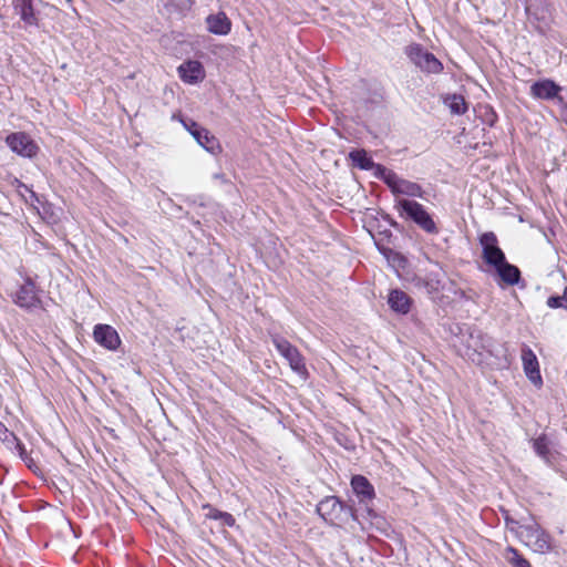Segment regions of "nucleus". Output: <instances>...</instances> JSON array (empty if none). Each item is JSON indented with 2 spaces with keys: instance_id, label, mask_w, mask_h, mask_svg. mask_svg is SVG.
I'll return each instance as SVG.
<instances>
[{
  "instance_id": "7ed1b4c3",
  "label": "nucleus",
  "mask_w": 567,
  "mask_h": 567,
  "mask_svg": "<svg viewBox=\"0 0 567 567\" xmlns=\"http://www.w3.org/2000/svg\"><path fill=\"white\" fill-rule=\"evenodd\" d=\"M394 207L401 217L411 219L425 233H439L435 221L422 204L415 200L398 198L395 199Z\"/></svg>"
},
{
  "instance_id": "1a4fd4ad",
  "label": "nucleus",
  "mask_w": 567,
  "mask_h": 567,
  "mask_svg": "<svg viewBox=\"0 0 567 567\" xmlns=\"http://www.w3.org/2000/svg\"><path fill=\"white\" fill-rule=\"evenodd\" d=\"M6 143L12 152L23 157H32L39 150L34 141L23 132L10 134Z\"/></svg>"
},
{
  "instance_id": "39448f33",
  "label": "nucleus",
  "mask_w": 567,
  "mask_h": 567,
  "mask_svg": "<svg viewBox=\"0 0 567 567\" xmlns=\"http://www.w3.org/2000/svg\"><path fill=\"white\" fill-rule=\"evenodd\" d=\"M318 514L331 525H340L350 516H353L350 508L343 505L336 496H329L317 505Z\"/></svg>"
},
{
  "instance_id": "423d86ee",
  "label": "nucleus",
  "mask_w": 567,
  "mask_h": 567,
  "mask_svg": "<svg viewBox=\"0 0 567 567\" xmlns=\"http://www.w3.org/2000/svg\"><path fill=\"white\" fill-rule=\"evenodd\" d=\"M405 53L411 62L423 72L437 74L443 70L441 61L420 44L414 43L406 47Z\"/></svg>"
},
{
  "instance_id": "0eeeda50",
  "label": "nucleus",
  "mask_w": 567,
  "mask_h": 567,
  "mask_svg": "<svg viewBox=\"0 0 567 567\" xmlns=\"http://www.w3.org/2000/svg\"><path fill=\"white\" fill-rule=\"evenodd\" d=\"M480 244L482 246V257L484 261L496 267L506 259L505 254L498 246L497 237L494 233L487 231L481 235Z\"/></svg>"
},
{
  "instance_id": "cd10ccee",
  "label": "nucleus",
  "mask_w": 567,
  "mask_h": 567,
  "mask_svg": "<svg viewBox=\"0 0 567 567\" xmlns=\"http://www.w3.org/2000/svg\"><path fill=\"white\" fill-rule=\"evenodd\" d=\"M10 435L16 441V449L18 451L20 458L30 467L31 458H30L24 445L20 441H18L17 437L12 433H10Z\"/></svg>"
},
{
  "instance_id": "aec40b11",
  "label": "nucleus",
  "mask_w": 567,
  "mask_h": 567,
  "mask_svg": "<svg viewBox=\"0 0 567 567\" xmlns=\"http://www.w3.org/2000/svg\"><path fill=\"white\" fill-rule=\"evenodd\" d=\"M414 284L417 288L425 289L429 295L439 292L442 288L439 272H429L424 277H415Z\"/></svg>"
},
{
  "instance_id": "f03ea898",
  "label": "nucleus",
  "mask_w": 567,
  "mask_h": 567,
  "mask_svg": "<svg viewBox=\"0 0 567 567\" xmlns=\"http://www.w3.org/2000/svg\"><path fill=\"white\" fill-rule=\"evenodd\" d=\"M512 533L537 554H546L553 549L551 536L534 519L526 525L512 527Z\"/></svg>"
},
{
  "instance_id": "c85d7f7f",
  "label": "nucleus",
  "mask_w": 567,
  "mask_h": 567,
  "mask_svg": "<svg viewBox=\"0 0 567 567\" xmlns=\"http://www.w3.org/2000/svg\"><path fill=\"white\" fill-rule=\"evenodd\" d=\"M564 305L561 296H551L547 299V306L551 309L564 308Z\"/></svg>"
},
{
  "instance_id": "5701e85b",
  "label": "nucleus",
  "mask_w": 567,
  "mask_h": 567,
  "mask_svg": "<svg viewBox=\"0 0 567 567\" xmlns=\"http://www.w3.org/2000/svg\"><path fill=\"white\" fill-rule=\"evenodd\" d=\"M353 165L364 171H372L374 168V162L364 150H354L349 154Z\"/></svg>"
},
{
  "instance_id": "4468645a",
  "label": "nucleus",
  "mask_w": 567,
  "mask_h": 567,
  "mask_svg": "<svg viewBox=\"0 0 567 567\" xmlns=\"http://www.w3.org/2000/svg\"><path fill=\"white\" fill-rule=\"evenodd\" d=\"M351 487L361 504L368 505L375 496L374 487L362 475H354L351 478Z\"/></svg>"
},
{
  "instance_id": "6ab92c4d",
  "label": "nucleus",
  "mask_w": 567,
  "mask_h": 567,
  "mask_svg": "<svg viewBox=\"0 0 567 567\" xmlns=\"http://www.w3.org/2000/svg\"><path fill=\"white\" fill-rule=\"evenodd\" d=\"M388 302L392 310L399 313H408L411 307L410 297L402 290L394 289L390 292Z\"/></svg>"
},
{
  "instance_id": "7c9ffc66",
  "label": "nucleus",
  "mask_w": 567,
  "mask_h": 567,
  "mask_svg": "<svg viewBox=\"0 0 567 567\" xmlns=\"http://www.w3.org/2000/svg\"><path fill=\"white\" fill-rule=\"evenodd\" d=\"M497 118V115L495 114V112H493L492 110L488 112L487 114V120L486 122L488 123L489 126H493L495 121Z\"/></svg>"
},
{
  "instance_id": "f3484780",
  "label": "nucleus",
  "mask_w": 567,
  "mask_h": 567,
  "mask_svg": "<svg viewBox=\"0 0 567 567\" xmlns=\"http://www.w3.org/2000/svg\"><path fill=\"white\" fill-rule=\"evenodd\" d=\"M206 22L208 31L214 34L226 35L230 32L231 22L224 12L208 16Z\"/></svg>"
},
{
  "instance_id": "b1692460",
  "label": "nucleus",
  "mask_w": 567,
  "mask_h": 567,
  "mask_svg": "<svg viewBox=\"0 0 567 567\" xmlns=\"http://www.w3.org/2000/svg\"><path fill=\"white\" fill-rule=\"evenodd\" d=\"M203 509L207 511V513L205 515L209 519L220 520L223 525L229 526V527L235 525L236 520H235L234 516L227 512H221V511L213 507L209 504L204 505Z\"/></svg>"
},
{
  "instance_id": "ddd939ff",
  "label": "nucleus",
  "mask_w": 567,
  "mask_h": 567,
  "mask_svg": "<svg viewBox=\"0 0 567 567\" xmlns=\"http://www.w3.org/2000/svg\"><path fill=\"white\" fill-rule=\"evenodd\" d=\"M179 78L187 84H197L205 78V70L199 61L189 60L182 63L178 69Z\"/></svg>"
},
{
  "instance_id": "9d476101",
  "label": "nucleus",
  "mask_w": 567,
  "mask_h": 567,
  "mask_svg": "<svg viewBox=\"0 0 567 567\" xmlns=\"http://www.w3.org/2000/svg\"><path fill=\"white\" fill-rule=\"evenodd\" d=\"M183 126L192 134L196 142L206 151L214 153L217 141L209 132L193 120H181Z\"/></svg>"
},
{
  "instance_id": "f8f14e48",
  "label": "nucleus",
  "mask_w": 567,
  "mask_h": 567,
  "mask_svg": "<svg viewBox=\"0 0 567 567\" xmlns=\"http://www.w3.org/2000/svg\"><path fill=\"white\" fill-rule=\"evenodd\" d=\"M96 343L109 350H116L121 344L118 333L109 324H96L93 331Z\"/></svg>"
},
{
  "instance_id": "412c9836",
  "label": "nucleus",
  "mask_w": 567,
  "mask_h": 567,
  "mask_svg": "<svg viewBox=\"0 0 567 567\" xmlns=\"http://www.w3.org/2000/svg\"><path fill=\"white\" fill-rule=\"evenodd\" d=\"M443 103L450 112L455 115H463L467 111V103L462 95L449 94L443 99Z\"/></svg>"
},
{
  "instance_id": "4be33fe9",
  "label": "nucleus",
  "mask_w": 567,
  "mask_h": 567,
  "mask_svg": "<svg viewBox=\"0 0 567 567\" xmlns=\"http://www.w3.org/2000/svg\"><path fill=\"white\" fill-rule=\"evenodd\" d=\"M16 11L25 24H37V17L30 0H18L16 4Z\"/></svg>"
},
{
  "instance_id": "a878e982",
  "label": "nucleus",
  "mask_w": 567,
  "mask_h": 567,
  "mask_svg": "<svg viewBox=\"0 0 567 567\" xmlns=\"http://www.w3.org/2000/svg\"><path fill=\"white\" fill-rule=\"evenodd\" d=\"M374 171V176L379 179H381L384 184H386V186L390 188L393 181L395 179L396 177V173H394L393 171L386 168L385 166L381 165V164H375L374 163V168H372Z\"/></svg>"
},
{
  "instance_id": "bb28decb",
  "label": "nucleus",
  "mask_w": 567,
  "mask_h": 567,
  "mask_svg": "<svg viewBox=\"0 0 567 567\" xmlns=\"http://www.w3.org/2000/svg\"><path fill=\"white\" fill-rule=\"evenodd\" d=\"M505 558L513 567H532L529 561L514 547H507Z\"/></svg>"
},
{
  "instance_id": "9b49d317",
  "label": "nucleus",
  "mask_w": 567,
  "mask_h": 567,
  "mask_svg": "<svg viewBox=\"0 0 567 567\" xmlns=\"http://www.w3.org/2000/svg\"><path fill=\"white\" fill-rule=\"evenodd\" d=\"M522 361L523 368L528 380L536 386H540L543 384V379L539 371V364L536 354L534 351L524 346L522 349Z\"/></svg>"
},
{
  "instance_id": "6e6552de",
  "label": "nucleus",
  "mask_w": 567,
  "mask_h": 567,
  "mask_svg": "<svg viewBox=\"0 0 567 567\" xmlns=\"http://www.w3.org/2000/svg\"><path fill=\"white\" fill-rule=\"evenodd\" d=\"M13 302L23 309H35L41 305V299L38 293L34 281L31 278H27L24 284L20 286L17 292L13 295Z\"/></svg>"
},
{
  "instance_id": "dca6fc26",
  "label": "nucleus",
  "mask_w": 567,
  "mask_h": 567,
  "mask_svg": "<svg viewBox=\"0 0 567 567\" xmlns=\"http://www.w3.org/2000/svg\"><path fill=\"white\" fill-rule=\"evenodd\" d=\"M561 91V87L551 80H542L530 86V94L535 99L553 100Z\"/></svg>"
},
{
  "instance_id": "2f4dec72",
  "label": "nucleus",
  "mask_w": 567,
  "mask_h": 567,
  "mask_svg": "<svg viewBox=\"0 0 567 567\" xmlns=\"http://www.w3.org/2000/svg\"><path fill=\"white\" fill-rule=\"evenodd\" d=\"M564 301V308L567 310V287L565 288L564 295L561 296Z\"/></svg>"
},
{
  "instance_id": "a211bd4d",
  "label": "nucleus",
  "mask_w": 567,
  "mask_h": 567,
  "mask_svg": "<svg viewBox=\"0 0 567 567\" xmlns=\"http://www.w3.org/2000/svg\"><path fill=\"white\" fill-rule=\"evenodd\" d=\"M494 269L496 270L502 281H504L506 285L514 286L518 284L520 279L519 269L516 266L508 264L506 259L494 267Z\"/></svg>"
},
{
  "instance_id": "c756f323",
  "label": "nucleus",
  "mask_w": 567,
  "mask_h": 567,
  "mask_svg": "<svg viewBox=\"0 0 567 567\" xmlns=\"http://www.w3.org/2000/svg\"><path fill=\"white\" fill-rule=\"evenodd\" d=\"M506 527L512 532V527H517V525H526V523H520L518 520H515L513 518L506 517Z\"/></svg>"
},
{
  "instance_id": "393cba45",
  "label": "nucleus",
  "mask_w": 567,
  "mask_h": 567,
  "mask_svg": "<svg viewBox=\"0 0 567 567\" xmlns=\"http://www.w3.org/2000/svg\"><path fill=\"white\" fill-rule=\"evenodd\" d=\"M533 446L538 456L547 464H551L554 454L550 452L548 441L545 436L537 437Z\"/></svg>"
},
{
  "instance_id": "2eb2a0df",
  "label": "nucleus",
  "mask_w": 567,
  "mask_h": 567,
  "mask_svg": "<svg viewBox=\"0 0 567 567\" xmlns=\"http://www.w3.org/2000/svg\"><path fill=\"white\" fill-rule=\"evenodd\" d=\"M391 192L394 195H404L409 197H417L422 198L424 195V190L417 183L404 179L396 175L395 179L393 181L391 187Z\"/></svg>"
},
{
  "instance_id": "20e7f679",
  "label": "nucleus",
  "mask_w": 567,
  "mask_h": 567,
  "mask_svg": "<svg viewBox=\"0 0 567 567\" xmlns=\"http://www.w3.org/2000/svg\"><path fill=\"white\" fill-rule=\"evenodd\" d=\"M272 343L280 355L287 360L290 369L303 380H306L309 373L306 367L305 358L300 351L288 340L280 336H274Z\"/></svg>"
},
{
  "instance_id": "f257e3e1",
  "label": "nucleus",
  "mask_w": 567,
  "mask_h": 567,
  "mask_svg": "<svg viewBox=\"0 0 567 567\" xmlns=\"http://www.w3.org/2000/svg\"><path fill=\"white\" fill-rule=\"evenodd\" d=\"M465 347V355L476 364H488L489 359L499 358V350L494 339L478 329L468 331Z\"/></svg>"
}]
</instances>
